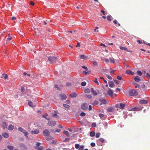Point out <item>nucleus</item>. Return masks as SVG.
Segmentation results:
<instances>
[{
	"instance_id": "obj_1",
	"label": "nucleus",
	"mask_w": 150,
	"mask_h": 150,
	"mask_svg": "<svg viewBox=\"0 0 150 150\" xmlns=\"http://www.w3.org/2000/svg\"><path fill=\"white\" fill-rule=\"evenodd\" d=\"M43 134L44 136L46 137V139L47 140H48L52 139L53 138L50 136V132L47 129L44 130L43 132Z\"/></svg>"
},
{
	"instance_id": "obj_2",
	"label": "nucleus",
	"mask_w": 150,
	"mask_h": 150,
	"mask_svg": "<svg viewBox=\"0 0 150 150\" xmlns=\"http://www.w3.org/2000/svg\"><path fill=\"white\" fill-rule=\"evenodd\" d=\"M129 94L131 96H136L138 95V92L136 90L132 89L129 91Z\"/></svg>"
},
{
	"instance_id": "obj_3",
	"label": "nucleus",
	"mask_w": 150,
	"mask_h": 150,
	"mask_svg": "<svg viewBox=\"0 0 150 150\" xmlns=\"http://www.w3.org/2000/svg\"><path fill=\"white\" fill-rule=\"evenodd\" d=\"M41 143L40 142H36L35 146H34L35 149L38 150H43L44 148L42 146H40Z\"/></svg>"
},
{
	"instance_id": "obj_4",
	"label": "nucleus",
	"mask_w": 150,
	"mask_h": 150,
	"mask_svg": "<svg viewBox=\"0 0 150 150\" xmlns=\"http://www.w3.org/2000/svg\"><path fill=\"white\" fill-rule=\"evenodd\" d=\"M48 59L52 64H53L56 62V61L57 60V58L54 57H49Z\"/></svg>"
},
{
	"instance_id": "obj_5",
	"label": "nucleus",
	"mask_w": 150,
	"mask_h": 150,
	"mask_svg": "<svg viewBox=\"0 0 150 150\" xmlns=\"http://www.w3.org/2000/svg\"><path fill=\"white\" fill-rule=\"evenodd\" d=\"M18 130L23 133L25 136L27 137H28V132L25 130L23 129L22 127H19L18 129Z\"/></svg>"
},
{
	"instance_id": "obj_6",
	"label": "nucleus",
	"mask_w": 150,
	"mask_h": 150,
	"mask_svg": "<svg viewBox=\"0 0 150 150\" xmlns=\"http://www.w3.org/2000/svg\"><path fill=\"white\" fill-rule=\"evenodd\" d=\"M48 125L51 126H54L56 125V122L53 121H49L48 122Z\"/></svg>"
},
{
	"instance_id": "obj_7",
	"label": "nucleus",
	"mask_w": 150,
	"mask_h": 150,
	"mask_svg": "<svg viewBox=\"0 0 150 150\" xmlns=\"http://www.w3.org/2000/svg\"><path fill=\"white\" fill-rule=\"evenodd\" d=\"M30 133L33 134H38L40 133L39 130L38 129H35L34 130H32L30 131Z\"/></svg>"
},
{
	"instance_id": "obj_8",
	"label": "nucleus",
	"mask_w": 150,
	"mask_h": 150,
	"mask_svg": "<svg viewBox=\"0 0 150 150\" xmlns=\"http://www.w3.org/2000/svg\"><path fill=\"white\" fill-rule=\"evenodd\" d=\"M91 73V71L88 70L87 67L85 66V75L90 74Z\"/></svg>"
},
{
	"instance_id": "obj_9",
	"label": "nucleus",
	"mask_w": 150,
	"mask_h": 150,
	"mask_svg": "<svg viewBox=\"0 0 150 150\" xmlns=\"http://www.w3.org/2000/svg\"><path fill=\"white\" fill-rule=\"evenodd\" d=\"M59 96L61 98L60 99L62 100H65L67 98V96L65 94H61Z\"/></svg>"
},
{
	"instance_id": "obj_10",
	"label": "nucleus",
	"mask_w": 150,
	"mask_h": 150,
	"mask_svg": "<svg viewBox=\"0 0 150 150\" xmlns=\"http://www.w3.org/2000/svg\"><path fill=\"white\" fill-rule=\"evenodd\" d=\"M108 83L110 87L113 88L114 87L115 85L113 81H109L108 82Z\"/></svg>"
},
{
	"instance_id": "obj_11",
	"label": "nucleus",
	"mask_w": 150,
	"mask_h": 150,
	"mask_svg": "<svg viewBox=\"0 0 150 150\" xmlns=\"http://www.w3.org/2000/svg\"><path fill=\"white\" fill-rule=\"evenodd\" d=\"M107 93L108 95L111 96L113 93V91L111 88H109L107 91Z\"/></svg>"
},
{
	"instance_id": "obj_12",
	"label": "nucleus",
	"mask_w": 150,
	"mask_h": 150,
	"mask_svg": "<svg viewBox=\"0 0 150 150\" xmlns=\"http://www.w3.org/2000/svg\"><path fill=\"white\" fill-rule=\"evenodd\" d=\"M77 96V94L75 92L72 93L69 95V96L71 98L76 97Z\"/></svg>"
},
{
	"instance_id": "obj_13",
	"label": "nucleus",
	"mask_w": 150,
	"mask_h": 150,
	"mask_svg": "<svg viewBox=\"0 0 150 150\" xmlns=\"http://www.w3.org/2000/svg\"><path fill=\"white\" fill-rule=\"evenodd\" d=\"M14 128V126L12 125H9L8 127V129L9 130H12Z\"/></svg>"
},
{
	"instance_id": "obj_14",
	"label": "nucleus",
	"mask_w": 150,
	"mask_h": 150,
	"mask_svg": "<svg viewBox=\"0 0 150 150\" xmlns=\"http://www.w3.org/2000/svg\"><path fill=\"white\" fill-rule=\"evenodd\" d=\"M1 126L3 129L6 128L7 126L6 122H3L2 123Z\"/></svg>"
},
{
	"instance_id": "obj_15",
	"label": "nucleus",
	"mask_w": 150,
	"mask_h": 150,
	"mask_svg": "<svg viewBox=\"0 0 150 150\" xmlns=\"http://www.w3.org/2000/svg\"><path fill=\"white\" fill-rule=\"evenodd\" d=\"M134 80L137 82H139L141 81V79L138 76H136L135 77Z\"/></svg>"
},
{
	"instance_id": "obj_16",
	"label": "nucleus",
	"mask_w": 150,
	"mask_h": 150,
	"mask_svg": "<svg viewBox=\"0 0 150 150\" xmlns=\"http://www.w3.org/2000/svg\"><path fill=\"white\" fill-rule=\"evenodd\" d=\"M139 103L141 104H145L148 103V101L146 100H142L140 101Z\"/></svg>"
},
{
	"instance_id": "obj_17",
	"label": "nucleus",
	"mask_w": 150,
	"mask_h": 150,
	"mask_svg": "<svg viewBox=\"0 0 150 150\" xmlns=\"http://www.w3.org/2000/svg\"><path fill=\"white\" fill-rule=\"evenodd\" d=\"M114 110V107H111L107 109V111L110 112H113Z\"/></svg>"
},
{
	"instance_id": "obj_18",
	"label": "nucleus",
	"mask_w": 150,
	"mask_h": 150,
	"mask_svg": "<svg viewBox=\"0 0 150 150\" xmlns=\"http://www.w3.org/2000/svg\"><path fill=\"white\" fill-rule=\"evenodd\" d=\"M99 101L102 102L103 104H105L107 102L105 99L101 98L99 99Z\"/></svg>"
},
{
	"instance_id": "obj_19",
	"label": "nucleus",
	"mask_w": 150,
	"mask_h": 150,
	"mask_svg": "<svg viewBox=\"0 0 150 150\" xmlns=\"http://www.w3.org/2000/svg\"><path fill=\"white\" fill-rule=\"evenodd\" d=\"M1 78H4L5 79H8V76L7 74H4L2 75Z\"/></svg>"
},
{
	"instance_id": "obj_20",
	"label": "nucleus",
	"mask_w": 150,
	"mask_h": 150,
	"mask_svg": "<svg viewBox=\"0 0 150 150\" xmlns=\"http://www.w3.org/2000/svg\"><path fill=\"white\" fill-rule=\"evenodd\" d=\"M2 135L5 138H7L8 137V133L6 132H4L2 134Z\"/></svg>"
},
{
	"instance_id": "obj_21",
	"label": "nucleus",
	"mask_w": 150,
	"mask_h": 150,
	"mask_svg": "<svg viewBox=\"0 0 150 150\" xmlns=\"http://www.w3.org/2000/svg\"><path fill=\"white\" fill-rule=\"evenodd\" d=\"M126 73L127 74H129L132 75H134V72L130 70H129L128 71H126Z\"/></svg>"
},
{
	"instance_id": "obj_22",
	"label": "nucleus",
	"mask_w": 150,
	"mask_h": 150,
	"mask_svg": "<svg viewBox=\"0 0 150 150\" xmlns=\"http://www.w3.org/2000/svg\"><path fill=\"white\" fill-rule=\"evenodd\" d=\"M91 92L93 94L94 96H96L97 94V93L96 91L94 90L92 88H91Z\"/></svg>"
},
{
	"instance_id": "obj_23",
	"label": "nucleus",
	"mask_w": 150,
	"mask_h": 150,
	"mask_svg": "<svg viewBox=\"0 0 150 150\" xmlns=\"http://www.w3.org/2000/svg\"><path fill=\"white\" fill-rule=\"evenodd\" d=\"M120 105L119 108L121 109H123L125 107V105L123 103H120Z\"/></svg>"
},
{
	"instance_id": "obj_24",
	"label": "nucleus",
	"mask_w": 150,
	"mask_h": 150,
	"mask_svg": "<svg viewBox=\"0 0 150 150\" xmlns=\"http://www.w3.org/2000/svg\"><path fill=\"white\" fill-rule=\"evenodd\" d=\"M141 110V109H140L139 108H138L135 107L133 108L132 109V110L133 111H138Z\"/></svg>"
},
{
	"instance_id": "obj_25",
	"label": "nucleus",
	"mask_w": 150,
	"mask_h": 150,
	"mask_svg": "<svg viewBox=\"0 0 150 150\" xmlns=\"http://www.w3.org/2000/svg\"><path fill=\"white\" fill-rule=\"evenodd\" d=\"M28 104L31 107L33 108V107H35V106L33 105V103L31 101L29 102L28 103Z\"/></svg>"
},
{
	"instance_id": "obj_26",
	"label": "nucleus",
	"mask_w": 150,
	"mask_h": 150,
	"mask_svg": "<svg viewBox=\"0 0 150 150\" xmlns=\"http://www.w3.org/2000/svg\"><path fill=\"white\" fill-rule=\"evenodd\" d=\"M120 48L121 50H126L127 51H129L127 50V48L126 47H122V46H120Z\"/></svg>"
},
{
	"instance_id": "obj_27",
	"label": "nucleus",
	"mask_w": 150,
	"mask_h": 150,
	"mask_svg": "<svg viewBox=\"0 0 150 150\" xmlns=\"http://www.w3.org/2000/svg\"><path fill=\"white\" fill-rule=\"evenodd\" d=\"M97 141L98 142L99 141H100L102 142V143H103L104 142V139L102 138H100L99 139L97 140Z\"/></svg>"
},
{
	"instance_id": "obj_28",
	"label": "nucleus",
	"mask_w": 150,
	"mask_h": 150,
	"mask_svg": "<svg viewBox=\"0 0 150 150\" xmlns=\"http://www.w3.org/2000/svg\"><path fill=\"white\" fill-rule=\"evenodd\" d=\"M110 62L111 63H114L115 62L114 59L112 57L110 58Z\"/></svg>"
},
{
	"instance_id": "obj_29",
	"label": "nucleus",
	"mask_w": 150,
	"mask_h": 150,
	"mask_svg": "<svg viewBox=\"0 0 150 150\" xmlns=\"http://www.w3.org/2000/svg\"><path fill=\"white\" fill-rule=\"evenodd\" d=\"M95 132L94 131L91 132L90 133V135L91 137H93L95 135Z\"/></svg>"
},
{
	"instance_id": "obj_30",
	"label": "nucleus",
	"mask_w": 150,
	"mask_h": 150,
	"mask_svg": "<svg viewBox=\"0 0 150 150\" xmlns=\"http://www.w3.org/2000/svg\"><path fill=\"white\" fill-rule=\"evenodd\" d=\"M91 91V90L89 88L85 89V93H90Z\"/></svg>"
},
{
	"instance_id": "obj_31",
	"label": "nucleus",
	"mask_w": 150,
	"mask_h": 150,
	"mask_svg": "<svg viewBox=\"0 0 150 150\" xmlns=\"http://www.w3.org/2000/svg\"><path fill=\"white\" fill-rule=\"evenodd\" d=\"M63 133L65 134L67 136L69 137V133L67 131H64L63 132Z\"/></svg>"
},
{
	"instance_id": "obj_32",
	"label": "nucleus",
	"mask_w": 150,
	"mask_h": 150,
	"mask_svg": "<svg viewBox=\"0 0 150 150\" xmlns=\"http://www.w3.org/2000/svg\"><path fill=\"white\" fill-rule=\"evenodd\" d=\"M137 74L140 76H141L142 75V72L140 70L137 71Z\"/></svg>"
},
{
	"instance_id": "obj_33",
	"label": "nucleus",
	"mask_w": 150,
	"mask_h": 150,
	"mask_svg": "<svg viewBox=\"0 0 150 150\" xmlns=\"http://www.w3.org/2000/svg\"><path fill=\"white\" fill-rule=\"evenodd\" d=\"M111 18H112V17L110 15H108L107 16V19L109 21H110L111 20Z\"/></svg>"
},
{
	"instance_id": "obj_34",
	"label": "nucleus",
	"mask_w": 150,
	"mask_h": 150,
	"mask_svg": "<svg viewBox=\"0 0 150 150\" xmlns=\"http://www.w3.org/2000/svg\"><path fill=\"white\" fill-rule=\"evenodd\" d=\"M63 105L64 107L67 109H69L70 108V106L67 104H63Z\"/></svg>"
},
{
	"instance_id": "obj_35",
	"label": "nucleus",
	"mask_w": 150,
	"mask_h": 150,
	"mask_svg": "<svg viewBox=\"0 0 150 150\" xmlns=\"http://www.w3.org/2000/svg\"><path fill=\"white\" fill-rule=\"evenodd\" d=\"M7 148L10 150H13V147L12 146H8Z\"/></svg>"
},
{
	"instance_id": "obj_36",
	"label": "nucleus",
	"mask_w": 150,
	"mask_h": 150,
	"mask_svg": "<svg viewBox=\"0 0 150 150\" xmlns=\"http://www.w3.org/2000/svg\"><path fill=\"white\" fill-rule=\"evenodd\" d=\"M103 125L105 127V128H107V126H108V123L107 122H104L103 123Z\"/></svg>"
},
{
	"instance_id": "obj_37",
	"label": "nucleus",
	"mask_w": 150,
	"mask_h": 150,
	"mask_svg": "<svg viewBox=\"0 0 150 150\" xmlns=\"http://www.w3.org/2000/svg\"><path fill=\"white\" fill-rule=\"evenodd\" d=\"M93 64L94 66H97L98 65V64L95 61H92Z\"/></svg>"
},
{
	"instance_id": "obj_38",
	"label": "nucleus",
	"mask_w": 150,
	"mask_h": 150,
	"mask_svg": "<svg viewBox=\"0 0 150 150\" xmlns=\"http://www.w3.org/2000/svg\"><path fill=\"white\" fill-rule=\"evenodd\" d=\"M100 133H96V137L97 138H98L100 136Z\"/></svg>"
},
{
	"instance_id": "obj_39",
	"label": "nucleus",
	"mask_w": 150,
	"mask_h": 150,
	"mask_svg": "<svg viewBox=\"0 0 150 150\" xmlns=\"http://www.w3.org/2000/svg\"><path fill=\"white\" fill-rule=\"evenodd\" d=\"M103 60L105 61V62L106 64H108L109 62V59H108L104 58Z\"/></svg>"
},
{
	"instance_id": "obj_40",
	"label": "nucleus",
	"mask_w": 150,
	"mask_h": 150,
	"mask_svg": "<svg viewBox=\"0 0 150 150\" xmlns=\"http://www.w3.org/2000/svg\"><path fill=\"white\" fill-rule=\"evenodd\" d=\"M106 76L109 80H111L112 79V77L108 74H106Z\"/></svg>"
},
{
	"instance_id": "obj_41",
	"label": "nucleus",
	"mask_w": 150,
	"mask_h": 150,
	"mask_svg": "<svg viewBox=\"0 0 150 150\" xmlns=\"http://www.w3.org/2000/svg\"><path fill=\"white\" fill-rule=\"evenodd\" d=\"M98 101L96 100H95L93 103V104L94 105H97L98 104Z\"/></svg>"
},
{
	"instance_id": "obj_42",
	"label": "nucleus",
	"mask_w": 150,
	"mask_h": 150,
	"mask_svg": "<svg viewBox=\"0 0 150 150\" xmlns=\"http://www.w3.org/2000/svg\"><path fill=\"white\" fill-rule=\"evenodd\" d=\"M85 97H86L89 99H91L92 98V96H91L88 95H85Z\"/></svg>"
},
{
	"instance_id": "obj_43",
	"label": "nucleus",
	"mask_w": 150,
	"mask_h": 150,
	"mask_svg": "<svg viewBox=\"0 0 150 150\" xmlns=\"http://www.w3.org/2000/svg\"><path fill=\"white\" fill-rule=\"evenodd\" d=\"M80 147V145L79 144H75V147L76 149H79Z\"/></svg>"
},
{
	"instance_id": "obj_44",
	"label": "nucleus",
	"mask_w": 150,
	"mask_h": 150,
	"mask_svg": "<svg viewBox=\"0 0 150 150\" xmlns=\"http://www.w3.org/2000/svg\"><path fill=\"white\" fill-rule=\"evenodd\" d=\"M91 126L93 127H96V124L95 122H93L92 123Z\"/></svg>"
},
{
	"instance_id": "obj_45",
	"label": "nucleus",
	"mask_w": 150,
	"mask_h": 150,
	"mask_svg": "<svg viewBox=\"0 0 150 150\" xmlns=\"http://www.w3.org/2000/svg\"><path fill=\"white\" fill-rule=\"evenodd\" d=\"M117 78L118 79L120 80L121 81L122 80V77L120 76H117Z\"/></svg>"
},
{
	"instance_id": "obj_46",
	"label": "nucleus",
	"mask_w": 150,
	"mask_h": 150,
	"mask_svg": "<svg viewBox=\"0 0 150 150\" xmlns=\"http://www.w3.org/2000/svg\"><path fill=\"white\" fill-rule=\"evenodd\" d=\"M84 147V146L83 145L81 146L79 148V150H83Z\"/></svg>"
},
{
	"instance_id": "obj_47",
	"label": "nucleus",
	"mask_w": 150,
	"mask_h": 150,
	"mask_svg": "<svg viewBox=\"0 0 150 150\" xmlns=\"http://www.w3.org/2000/svg\"><path fill=\"white\" fill-rule=\"evenodd\" d=\"M12 39L11 37L10 36V35H9L8 37L7 38V39L8 40H10Z\"/></svg>"
},
{
	"instance_id": "obj_48",
	"label": "nucleus",
	"mask_w": 150,
	"mask_h": 150,
	"mask_svg": "<svg viewBox=\"0 0 150 150\" xmlns=\"http://www.w3.org/2000/svg\"><path fill=\"white\" fill-rule=\"evenodd\" d=\"M21 91L22 92H24L25 91V88L23 87H21Z\"/></svg>"
},
{
	"instance_id": "obj_49",
	"label": "nucleus",
	"mask_w": 150,
	"mask_h": 150,
	"mask_svg": "<svg viewBox=\"0 0 150 150\" xmlns=\"http://www.w3.org/2000/svg\"><path fill=\"white\" fill-rule=\"evenodd\" d=\"M94 82L95 83H96V84H97L98 85H99L98 82L97 80V78H95V80L94 81Z\"/></svg>"
},
{
	"instance_id": "obj_50",
	"label": "nucleus",
	"mask_w": 150,
	"mask_h": 150,
	"mask_svg": "<svg viewBox=\"0 0 150 150\" xmlns=\"http://www.w3.org/2000/svg\"><path fill=\"white\" fill-rule=\"evenodd\" d=\"M57 116V115L56 113H53L52 114V116L54 117H55Z\"/></svg>"
},
{
	"instance_id": "obj_51",
	"label": "nucleus",
	"mask_w": 150,
	"mask_h": 150,
	"mask_svg": "<svg viewBox=\"0 0 150 150\" xmlns=\"http://www.w3.org/2000/svg\"><path fill=\"white\" fill-rule=\"evenodd\" d=\"M95 144L94 142H92L91 143V145L92 147H94L95 146Z\"/></svg>"
},
{
	"instance_id": "obj_52",
	"label": "nucleus",
	"mask_w": 150,
	"mask_h": 150,
	"mask_svg": "<svg viewBox=\"0 0 150 150\" xmlns=\"http://www.w3.org/2000/svg\"><path fill=\"white\" fill-rule=\"evenodd\" d=\"M114 82L117 85L119 84V82H118V81L117 80H113Z\"/></svg>"
},
{
	"instance_id": "obj_53",
	"label": "nucleus",
	"mask_w": 150,
	"mask_h": 150,
	"mask_svg": "<svg viewBox=\"0 0 150 150\" xmlns=\"http://www.w3.org/2000/svg\"><path fill=\"white\" fill-rule=\"evenodd\" d=\"M146 76L149 78V79H150V74L149 73H147L146 74Z\"/></svg>"
},
{
	"instance_id": "obj_54",
	"label": "nucleus",
	"mask_w": 150,
	"mask_h": 150,
	"mask_svg": "<svg viewBox=\"0 0 150 150\" xmlns=\"http://www.w3.org/2000/svg\"><path fill=\"white\" fill-rule=\"evenodd\" d=\"M80 57L81 59H84V55H80Z\"/></svg>"
},
{
	"instance_id": "obj_55",
	"label": "nucleus",
	"mask_w": 150,
	"mask_h": 150,
	"mask_svg": "<svg viewBox=\"0 0 150 150\" xmlns=\"http://www.w3.org/2000/svg\"><path fill=\"white\" fill-rule=\"evenodd\" d=\"M81 108L83 110H84V104L83 103L81 106Z\"/></svg>"
},
{
	"instance_id": "obj_56",
	"label": "nucleus",
	"mask_w": 150,
	"mask_h": 150,
	"mask_svg": "<svg viewBox=\"0 0 150 150\" xmlns=\"http://www.w3.org/2000/svg\"><path fill=\"white\" fill-rule=\"evenodd\" d=\"M99 116L100 118H102L104 117V115L103 114L100 113V114H99Z\"/></svg>"
},
{
	"instance_id": "obj_57",
	"label": "nucleus",
	"mask_w": 150,
	"mask_h": 150,
	"mask_svg": "<svg viewBox=\"0 0 150 150\" xmlns=\"http://www.w3.org/2000/svg\"><path fill=\"white\" fill-rule=\"evenodd\" d=\"M80 116H84V112H82L80 114Z\"/></svg>"
},
{
	"instance_id": "obj_58",
	"label": "nucleus",
	"mask_w": 150,
	"mask_h": 150,
	"mask_svg": "<svg viewBox=\"0 0 150 150\" xmlns=\"http://www.w3.org/2000/svg\"><path fill=\"white\" fill-rule=\"evenodd\" d=\"M137 42L139 44L142 43V41L140 40H137Z\"/></svg>"
},
{
	"instance_id": "obj_59",
	"label": "nucleus",
	"mask_w": 150,
	"mask_h": 150,
	"mask_svg": "<svg viewBox=\"0 0 150 150\" xmlns=\"http://www.w3.org/2000/svg\"><path fill=\"white\" fill-rule=\"evenodd\" d=\"M61 131V130L60 129H57L56 130H55V133L56 132H59Z\"/></svg>"
},
{
	"instance_id": "obj_60",
	"label": "nucleus",
	"mask_w": 150,
	"mask_h": 150,
	"mask_svg": "<svg viewBox=\"0 0 150 150\" xmlns=\"http://www.w3.org/2000/svg\"><path fill=\"white\" fill-rule=\"evenodd\" d=\"M92 110V106L91 105H89L88 107L89 110Z\"/></svg>"
},
{
	"instance_id": "obj_61",
	"label": "nucleus",
	"mask_w": 150,
	"mask_h": 150,
	"mask_svg": "<svg viewBox=\"0 0 150 150\" xmlns=\"http://www.w3.org/2000/svg\"><path fill=\"white\" fill-rule=\"evenodd\" d=\"M67 86H71V83H67Z\"/></svg>"
},
{
	"instance_id": "obj_62",
	"label": "nucleus",
	"mask_w": 150,
	"mask_h": 150,
	"mask_svg": "<svg viewBox=\"0 0 150 150\" xmlns=\"http://www.w3.org/2000/svg\"><path fill=\"white\" fill-rule=\"evenodd\" d=\"M76 47H80V44L79 42L77 43V45L76 46Z\"/></svg>"
},
{
	"instance_id": "obj_63",
	"label": "nucleus",
	"mask_w": 150,
	"mask_h": 150,
	"mask_svg": "<svg viewBox=\"0 0 150 150\" xmlns=\"http://www.w3.org/2000/svg\"><path fill=\"white\" fill-rule=\"evenodd\" d=\"M79 122L81 125H83L84 124L83 122H82L81 121H79Z\"/></svg>"
},
{
	"instance_id": "obj_64",
	"label": "nucleus",
	"mask_w": 150,
	"mask_h": 150,
	"mask_svg": "<svg viewBox=\"0 0 150 150\" xmlns=\"http://www.w3.org/2000/svg\"><path fill=\"white\" fill-rule=\"evenodd\" d=\"M113 22L115 24H117V21L116 20H114Z\"/></svg>"
}]
</instances>
